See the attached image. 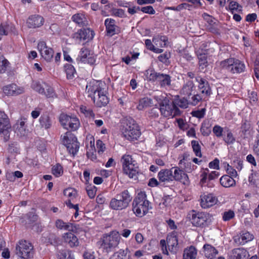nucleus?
Listing matches in <instances>:
<instances>
[{
    "instance_id": "obj_1",
    "label": "nucleus",
    "mask_w": 259,
    "mask_h": 259,
    "mask_svg": "<svg viewBox=\"0 0 259 259\" xmlns=\"http://www.w3.org/2000/svg\"><path fill=\"white\" fill-rule=\"evenodd\" d=\"M152 208L145 192L141 191L138 193L133 203V211L136 215L142 218L147 214Z\"/></svg>"
},
{
    "instance_id": "obj_2",
    "label": "nucleus",
    "mask_w": 259,
    "mask_h": 259,
    "mask_svg": "<svg viewBox=\"0 0 259 259\" xmlns=\"http://www.w3.org/2000/svg\"><path fill=\"white\" fill-rule=\"evenodd\" d=\"M120 239V234L116 231L105 234L101 238V247L106 252L112 251L117 246Z\"/></svg>"
},
{
    "instance_id": "obj_3",
    "label": "nucleus",
    "mask_w": 259,
    "mask_h": 259,
    "mask_svg": "<svg viewBox=\"0 0 259 259\" xmlns=\"http://www.w3.org/2000/svg\"><path fill=\"white\" fill-rule=\"evenodd\" d=\"M129 203L130 193L128 190H125L111 199L110 207L114 210H122L126 208Z\"/></svg>"
},
{
    "instance_id": "obj_4",
    "label": "nucleus",
    "mask_w": 259,
    "mask_h": 259,
    "mask_svg": "<svg viewBox=\"0 0 259 259\" xmlns=\"http://www.w3.org/2000/svg\"><path fill=\"white\" fill-rule=\"evenodd\" d=\"M61 139L68 152L74 156L79 148V143L75 136L70 132H67L63 136H61Z\"/></svg>"
},
{
    "instance_id": "obj_5",
    "label": "nucleus",
    "mask_w": 259,
    "mask_h": 259,
    "mask_svg": "<svg viewBox=\"0 0 259 259\" xmlns=\"http://www.w3.org/2000/svg\"><path fill=\"white\" fill-rule=\"evenodd\" d=\"M160 111L161 114L165 117H174L180 115L181 111L174 104L168 100H164L160 104Z\"/></svg>"
},
{
    "instance_id": "obj_6",
    "label": "nucleus",
    "mask_w": 259,
    "mask_h": 259,
    "mask_svg": "<svg viewBox=\"0 0 259 259\" xmlns=\"http://www.w3.org/2000/svg\"><path fill=\"white\" fill-rule=\"evenodd\" d=\"M16 254L24 259L33 257L34 251L32 244L26 240H21L16 246Z\"/></svg>"
},
{
    "instance_id": "obj_7",
    "label": "nucleus",
    "mask_w": 259,
    "mask_h": 259,
    "mask_svg": "<svg viewBox=\"0 0 259 259\" xmlns=\"http://www.w3.org/2000/svg\"><path fill=\"white\" fill-rule=\"evenodd\" d=\"M211 215L206 212L192 211L191 223L193 226L203 227L207 226L211 221Z\"/></svg>"
},
{
    "instance_id": "obj_8",
    "label": "nucleus",
    "mask_w": 259,
    "mask_h": 259,
    "mask_svg": "<svg viewBox=\"0 0 259 259\" xmlns=\"http://www.w3.org/2000/svg\"><path fill=\"white\" fill-rule=\"evenodd\" d=\"M105 83L101 81L93 80L88 83L86 86V93L88 96L92 98L95 103L96 95L105 88Z\"/></svg>"
},
{
    "instance_id": "obj_9",
    "label": "nucleus",
    "mask_w": 259,
    "mask_h": 259,
    "mask_svg": "<svg viewBox=\"0 0 259 259\" xmlns=\"http://www.w3.org/2000/svg\"><path fill=\"white\" fill-rule=\"evenodd\" d=\"M31 88L39 94L44 95L48 98H52L55 95L53 88L45 82L33 81Z\"/></svg>"
},
{
    "instance_id": "obj_10",
    "label": "nucleus",
    "mask_w": 259,
    "mask_h": 259,
    "mask_svg": "<svg viewBox=\"0 0 259 259\" xmlns=\"http://www.w3.org/2000/svg\"><path fill=\"white\" fill-rule=\"evenodd\" d=\"M59 120L64 128L73 131L77 130L80 125L79 121L77 117H71L64 114L60 115Z\"/></svg>"
},
{
    "instance_id": "obj_11",
    "label": "nucleus",
    "mask_w": 259,
    "mask_h": 259,
    "mask_svg": "<svg viewBox=\"0 0 259 259\" xmlns=\"http://www.w3.org/2000/svg\"><path fill=\"white\" fill-rule=\"evenodd\" d=\"M148 77L150 80L157 81L161 88H166L171 85V77L168 74L153 71Z\"/></svg>"
},
{
    "instance_id": "obj_12",
    "label": "nucleus",
    "mask_w": 259,
    "mask_h": 259,
    "mask_svg": "<svg viewBox=\"0 0 259 259\" xmlns=\"http://www.w3.org/2000/svg\"><path fill=\"white\" fill-rule=\"evenodd\" d=\"M11 129V125L9 118L4 112L0 111V134L4 135L5 141L9 139V131Z\"/></svg>"
},
{
    "instance_id": "obj_13",
    "label": "nucleus",
    "mask_w": 259,
    "mask_h": 259,
    "mask_svg": "<svg viewBox=\"0 0 259 259\" xmlns=\"http://www.w3.org/2000/svg\"><path fill=\"white\" fill-rule=\"evenodd\" d=\"M37 49L41 57L47 62H51L52 60L54 51L47 46L45 41H41L38 43Z\"/></svg>"
},
{
    "instance_id": "obj_14",
    "label": "nucleus",
    "mask_w": 259,
    "mask_h": 259,
    "mask_svg": "<svg viewBox=\"0 0 259 259\" xmlns=\"http://www.w3.org/2000/svg\"><path fill=\"white\" fill-rule=\"evenodd\" d=\"M167 243L169 250L174 253L183 247L182 242H179L178 237L177 233L172 232L167 237Z\"/></svg>"
},
{
    "instance_id": "obj_15",
    "label": "nucleus",
    "mask_w": 259,
    "mask_h": 259,
    "mask_svg": "<svg viewBox=\"0 0 259 259\" xmlns=\"http://www.w3.org/2000/svg\"><path fill=\"white\" fill-rule=\"evenodd\" d=\"M76 61L92 65L95 62L96 59L94 56L91 54L90 51L89 49L82 48L80 50L79 55L76 58Z\"/></svg>"
},
{
    "instance_id": "obj_16",
    "label": "nucleus",
    "mask_w": 259,
    "mask_h": 259,
    "mask_svg": "<svg viewBox=\"0 0 259 259\" xmlns=\"http://www.w3.org/2000/svg\"><path fill=\"white\" fill-rule=\"evenodd\" d=\"M55 226L58 229L74 233H77L80 229L79 225L76 223H65L61 219H57L56 221Z\"/></svg>"
},
{
    "instance_id": "obj_17",
    "label": "nucleus",
    "mask_w": 259,
    "mask_h": 259,
    "mask_svg": "<svg viewBox=\"0 0 259 259\" xmlns=\"http://www.w3.org/2000/svg\"><path fill=\"white\" fill-rule=\"evenodd\" d=\"M94 36V32L93 31L89 28H84L80 29L77 32L73 33L72 38L78 43H80L82 40L93 39Z\"/></svg>"
},
{
    "instance_id": "obj_18",
    "label": "nucleus",
    "mask_w": 259,
    "mask_h": 259,
    "mask_svg": "<svg viewBox=\"0 0 259 259\" xmlns=\"http://www.w3.org/2000/svg\"><path fill=\"white\" fill-rule=\"evenodd\" d=\"M44 23V18L39 15H33L29 17L26 23L29 28H36L41 26Z\"/></svg>"
},
{
    "instance_id": "obj_19",
    "label": "nucleus",
    "mask_w": 259,
    "mask_h": 259,
    "mask_svg": "<svg viewBox=\"0 0 259 259\" xmlns=\"http://www.w3.org/2000/svg\"><path fill=\"white\" fill-rule=\"evenodd\" d=\"M200 205L203 208H207L215 204L217 198L212 194L201 195Z\"/></svg>"
},
{
    "instance_id": "obj_20",
    "label": "nucleus",
    "mask_w": 259,
    "mask_h": 259,
    "mask_svg": "<svg viewBox=\"0 0 259 259\" xmlns=\"http://www.w3.org/2000/svg\"><path fill=\"white\" fill-rule=\"evenodd\" d=\"M3 92L8 96H16L24 93V90L15 84H12L4 87Z\"/></svg>"
},
{
    "instance_id": "obj_21",
    "label": "nucleus",
    "mask_w": 259,
    "mask_h": 259,
    "mask_svg": "<svg viewBox=\"0 0 259 259\" xmlns=\"http://www.w3.org/2000/svg\"><path fill=\"white\" fill-rule=\"evenodd\" d=\"M63 240L70 247H77L79 242L77 237L72 232H67L63 234Z\"/></svg>"
},
{
    "instance_id": "obj_22",
    "label": "nucleus",
    "mask_w": 259,
    "mask_h": 259,
    "mask_svg": "<svg viewBox=\"0 0 259 259\" xmlns=\"http://www.w3.org/2000/svg\"><path fill=\"white\" fill-rule=\"evenodd\" d=\"M253 239V235L247 231H242L239 235L234 237L235 242L239 245H243Z\"/></svg>"
},
{
    "instance_id": "obj_23",
    "label": "nucleus",
    "mask_w": 259,
    "mask_h": 259,
    "mask_svg": "<svg viewBox=\"0 0 259 259\" xmlns=\"http://www.w3.org/2000/svg\"><path fill=\"white\" fill-rule=\"evenodd\" d=\"M196 79L199 83L198 88L201 95L204 97L209 96L211 93V90L208 82L205 79L200 77H196Z\"/></svg>"
},
{
    "instance_id": "obj_24",
    "label": "nucleus",
    "mask_w": 259,
    "mask_h": 259,
    "mask_svg": "<svg viewBox=\"0 0 259 259\" xmlns=\"http://www.w3.org/2000/svg\"><path fill=\"white\" fill-rule=\"evenodd\" d=\"M106 91L104 88L96 96V101L94 103L97 106L102 107L105 106L109 103V99L106 95Z\"/></svg>"
},
{
    "instance_id": "obj_25",
    "label": "nucleus",
    "mask_w": 259,
    "mask_h": 259,
    "mask_svg": "<svg viewBox=\"0 0 259 259\" xmlns=\"http://www.w3.org/2000/svg\"><path fill=\"white\" fill-rule=\"evenodd\" d=\"M172 168H174L172 177V181L176 180L180 181L185 184V182L187 181L188 179L187 175L182 170H181L178 167H174Z\"/></svg>"
},
{
    "instance_id": "obj_26",
    "label": "nucleus",
    "mask_w": 259,
    "mask_h": 259,
    "mask_svg": "<svg viewBox=\"0 0 259 259\" xmlns=\"http://www.w3.org/2000/svg\"><path fill=\"white\" fill-rule=\"evenodd\" d=\"M174 168L161 170L158 174V177L160 182H169L172 181V173Z\"/></svg>"
},
{
    "instance_id": "obj_27",
    "label": "nucleus",
    "mask_w": 259,
    "mask_h": 259,
    "mask_svg": "<svg viewBox=\"0 0 259 259\" xmlns=\"http://www.w3.org/2000/svg\"><path fill=\"white\" fill-rule=\"evenodd\" d=\"M196 54L199 60V69L201 71H203L204 68L207 66V53L206 51L198 49L196 51Z\"/></svg>"
},
{
    "instance_id": "obj_28",
    "label": "nucleus",
    "mask_w": 259,
    "mask_h": 259,
    "mask_svg": "<svg viewBox=\"0 0 259 259\" xmlns=\"http://www.w3.org/2000/svg\"><path fill=\"white\" fill-rule=\"evenodd\" d=\"M26 120V118H21L14 125L15 133H17L18 135L24 136L26 134L27 131L25 126Z\"/></svg>"
},
{
    "instance_id": "obj_29",
    "label": "nucleus",
    "mask_w": 259,
    "mask_h": 259,
    "mask_svg": "<svg viewBox=\"0 0 259 259\" xmlns=\"http://www.w3.org/2000/svg\"><path fill=\"white\" fill-rule=\"evenodd\" d=\"M249 255L246 249L243 248H235L232 250L231 259H246Z\"/></svg>"
},
{
    "instance_id": "obj_30",
    "label": "nucleus",
    "mask_w": 259,
    "mask_h": 259,
    "mask_svg": "<svg viewBox=\"0 0 259 259\" xmlns=\"http://www.w3.org/2000/svg\"><path fill=\"white\" fill-rule=\"evenodd\" d=\"M122 170L123 174L130 177V154L127 152L122 155L120 159Z\"/></svg>"
},
{
    "instance_id": "obj_31",
    "label": "nucleus",
    "mask_w": 259,
    "mask_h": 259,
    "mask_svg": "<svg viewBox=\"0 0 259 259\" xmlns=\"http://www.w3.org/2000/svg\"><path fill=\"white\" fill-rule=\"evenodd\" d=\"M131 141L137 140L141 135L140 126L136 122L131 119Z\"/></svg>"
},
{
    "instance_id": "obj_32",
    "label": "nucleus",
    "mask_w": 259,
    "mask_h": 259,
    "mask_svg": "<svg viewBox=\"0 0 259 259\" xmlns=\"http://www.w3.org/2000/svg\"><path fill=\"white\" fill-rule=\"evenodd\" d=\"M203 248L204 255L208 259H214L218 253V250L208 244L204 245Z\"/></svg>"
},
{
    "instance_id": "obj_33",
    "label": "nucleus",
    "mask_w": 259,
    "mask_h": 259,
    "mask_svg": "<svg viewBox=\"0 0 259 259\" xmlns=\"http://www.w3.org/2000/svg\"><path fill=\"white\" fill-rule=\"evenodd\" d=\"M130 121L126 118H124L121 120L120 131L121 135L127 140L130 139Z\"/></svg>"
},
{
    "instance_id": "obj_34",
    "label": "nucleus",
    "mask_w": 259,
    "mask_h": 259,
    "mask_svg": "<svg viewBox=\"0 0 259 259\" xmlns=\"http://www.w3.org/2000/svg\"><path fill=\"white\" fill-rule=\"evenodd\" d=\"M220 184L225 188H229L235 185V181L229 175H224L220 179Z\"/></svg>"
},
{
    "instance_id": "obj_35",
    "label": "nucleus",
    "mask_w": 259,
    "mask_h": 259,
    "mask_svg": "<svg viewBox=\"0 0 259 259\" xmlns=\"http://www.w3.org/2000/svg\"><path fill=\"white\" fill-rule=\"evenodd\" d=\"M105 25L106 28L107 34L109 36H112L115 33V20L111 19H107L105 21Z\"/></svg>"
},
{
    "instance_id": "obj_36",
    "label": "nucleus",
    "mask_w": 259,
    "mask_h": 259,
    "mask_svg": "<svg viewBox=\"0 0 259 259\" xmlns=\"http://www.w3.org/2000/svg\"><path fill=\"white\" fill-rule=\"evenodd\" d=\"M245 65L241 61L234 59V63H232L231 72L233 73H241L244 71Z\"/></svg>"
},
{
    "instance_id": "obj_37",
    "label": "nucleus",
    "mask_w": 259,
    "mask_h": 259,
    "mask_svg": "<svg viewBox=\"0 0 259 259\" xmlns=\"http://www.w3.org/2000/svg\"><path fill=\"white\" fill-rule=\"evenodd\" d=\"M194 88V84L193 81L189 80L183 85L182 89L181 90L180 93L181 95L189 96L191 95Z\"/></svg>"
},
{
    "instance_id": "obj_38",
    "label": "nucleus",
    "mask_w": 259,
    "mask_h": 259,
    "mask_svg": "<svg viewBox=\"0 0 259 259\" xmlns=\"http://www.w3.org/2000/svg\"><path fill=\"white\" fill-rule=\"evenodd\" d=\"M72 20L80 27L88 25V21L86 18L81 14H76L73 15L72 17Z\"/></svg>"
},
{
    "instance_id": "obj_39",
    "label": "nucleus",
    "mask_w": 259,
    "mask_h": 259,
    "mask_svg": "<svg viewBox=\"0 0 259 259\" xmlns=\"http://www.w3.org/2000/svg\"><path fill=\"white\" fill-rule=\"evenodd\" d=\"M39 121L41 128L48 129L50 128L52 125V120L50 116L47 114L42 115L40 117Z\"/></svg>"
},
{
    "instance_id": "obj_40",
    "label": "nucleus",
    "mask_w": 259,
    "mask_h": 259,
    "mask_svg": "<svg viewBox=\"0 0 259 259\" xmlns=\"http://www.w3.org/2000/svg\"><path fill=\"white\" fill-rule=\"evenodd\" d=\"M196 255L197 250L196 248L191 246L189 248L184 250L183 259H195Z\"/></svg>"
},
{
    "instance_id": "obj_41",
    "label": "nucleus",
    "mask_w": 259,
    "mask_h": 259,
    "mask_svg": "<svg viewBox=\"0 0 259 259\" xmlns=\"http://www.w3.org/2000/svg\"><path fill=\"white\" fill-rule=\"evenodd\" d=\"M152 41L157 47L162 48L166 46L167 39L166 37L164 36H157L153 37Z\"/></svg>"
},
{
    "instance_id": "obj_42",
    "label": "nucleus",
    "mask_w": 259,
    "mask_h": 259,
    "mask_svg": "<svg viewBox=\"0 0 259 259\" xmlns=\"http://www.w3.org/2000/svg\"><path fill=\"white\" fill-rule=\"evenodd\" d=\"M58 259H74L70 251L67 249L59 250L57 253Z\"/></svg>"
},
{
    "instance_id": "obj_43",
    "label": "nucleus",
    "mask_w": 259,
    "mask_h": 259,
    "mask_svg": "<svg viewBox=\"0 0 259 259\" xmlns=\"http://www.w3.org/2000/svg\"><path fill=\"white\" fill-rule=\"evenodd\" d=\"M188 156L189 155L188 154L184 153L183 155V159L179 161V164H182L184 163L185 165L184 167V170L186 172H190L193 169V168L192 167V163L190 162H185L186 159L187 158Z\"/></svg>"
},
{
    "instance_id": "obj_44",
    "label": "nucleus",
    "mask_w": 259,
    "mask_h": 259,
    "mask_svg": "<svg viewBox=\"0 0 259 259\" xmlns=\"http://www.w3.org/2000/svg\"><path fill=\"white\" fill-rule=\"evenodd\" d=\"M65 69L67 78H72L75 73V70L74 67L71 64H66L65 65Z\"/></svg>"
},
{
    "instance_id": "obj_45",
    "label": "nucleus",
    "mask_w": 259,
    "mask_h": 259,
    "mask_svg": "<svg viewBox=\"0 0 259 259\" xmlns=\"http://www.w3.org/2000/svg\"><path fill=\"white\" fill-rule=\"evenodd\" d=\"M80 110L86 117L93 118L95 117V114L90 108L82 105L80 107Z\"/></svg>"
},
{
    "instance_id": "obj_46",
    "label": "nucleus",
    "mask_w": 259,
    "mask_h": 259,
    "mask_svg": "<svg viewBox=\"0 0 259 259\" xmlns=\"http://www.w3.org/2000/svg\"><path fill=\"white\" fill-rule=\"evenodd\" d=\"M191 145L192 146L193 150L196 156L201 157L202 156L200 146L199 144L198 141H192L191 142Z\"/></svg>"
},
{
    "instance_id": "obj_47",
    "label": "nucleus",
    "mask_w": 259,
    "mask_h": 259,
    "mask_svg": "<svg viewBox=\"0 0 259 259\" xmlns=\"http://www.w3.org/2000/svg\"><path fill=\"white\" fill-rule=\"evenodd\" d=\"M232 63H234V59L230 58L221 62V65L222 68L227 69L231 72Z\"/></svg>"
},
{
    "instance_id": "obj_48",
    "label": "nucleus",
    "mask_w": 259,
    "mask_h": 259,
    "mask_svg": "<svg viewBox=\"0 0 259 259\" xmlns=\"http://www.w3.org/2000/svg\"><path fill=\"white\" fill-rule=\"evenodd\" d=\"M152 100L148 98H144L140 100L139 105L137 106L139 110L143 109L145 107H147L151 104Z\"/></svg>"
},
{
    "instance_id": "obj_49",
    "label": "nucleus",
    "mask_w": 259,
    "mask_h": 259,
    "mask_svg": "<svg viewBox=\"0 0 259 259\" xmlns=\"http://www.w3.org/2000/svg\"><path fill=\"white\" fill-rule=\"evenodd\" d=\"M52 173L56 177H59L63 174L62 166L60 164H57L52 168Z\"/></svg>"
},
{
    "instance_id": "obj_50",
    "label": "nucleus",
    "mask_w": 259,
    "mask_h": 259,
    "mask_svg": "<svg viewBox=\"0 0 259 259\" xmlns=\"http://www.w3.org/2000/svg\"><path fill=\"white\" fill-rule=\"evenodd\" d=\"M174 104L176 105V106H179L182 108H186L188 107V102L186 99L183 98L179 100H176Z\"/></svg>"
},
{
    "instance_id": "obj_51",
    "label": "nucleus",
    "mask_w": 259,
    "mask_h": 259,
    "mask_svg": "<svg viewBox=\"0 0 259 259\" xmlns=\"http://www.w3.org/2000/svg\"><path fill=\"white\" fill-rule=\"evenodd\" d=\"M127 252L124 250H120L114 253L110 259H126Z\"/></svg>"
},
{
    "instance_id": "obj_52",
    "label": "nucleus",
    "mask_w": 259,
    "mask_h": 259,
    "mask_svg": "<svg viewBox=\"0 0 259 259\" xmlns=\"http://www.w3.org/2000/svg\"><path fill=\"white\" fill-rule=\"evenodd\" d=\"M170 57V53L169 52H165L163 54H161L158 57L159 61L167 64L169 62V59Z\"/></svg>"
},
{
    "instance_id": "obj_53",
    "label": "nucleus",
    "mask_w": 259,
    "mask_h": 259,
    "mask_svg": "<svg viewBox=\"0 0 259 259\" xmlns=\"http://www.w3.org/2000/svg\"><path fill=\"white\" fill-rule=\"evenodd\" d=\"M64 195L70 198L69 199H73L75 198L76 195V191L72 188H68L64 191Z\"/></svg>"
},
{
    "instance_id": "obj_54",
    "label": "nucleus",
    "mask_w": 259,
    "mask_h": 259,
    "mask_svg": "<svg viewBox=\"0 0 259 259\" xmlns=\"http://www.w3.org/2000/svg\"><path fill=\"white\" fill-rule=\"evenodd\" d=\"M136 10H141L143 13L149 14H154L155 13L154 9L151 6L144 7H142L141 9H140L139 7H138L136 8Z\"/></svg>"
},
{
    "instance_id": "obj_55",
    "label": "nucleus",
    "mask_w": 259,
    "mask_h": 259,
    "mask_svg": "<svg viewBox=\"0 0 259 259\" xmlns=\"http://www.w3.org/2000/svg\"><path fill=\"white\" fill-rule=\"evenodd\" d=\"M86 190L89 197L90 198L95 197L96 193V187L95 186H88L86 188Z\"/></svg>"
},
{
    "instance_id": "obj_56",
    "label": "nucleus",
    "mask_w": 259,
    "mask_h": 259,
    "mask_svg": "<svg viewBox=\"0 0 259 259\" xmlns=\"http://www.w3.org/2000/svg\"><path fill=\"white\" fill-rule=\"evenodd\" d=\"M235 216V213L233 210H229L225 211L223 214V220L224 221H228L233 219Z\"/></svg>"
},
{
    "instance_id": "obj_57",
    "label": "nucleus",
    "mask_w": 259,
    "mask_h": 259,
    "mask_svg": "<svg viewBox=\"0 0 259 259\" xmlns=\"http://www.w3.org/2000/svg\"><path fill=\"white\" fill-rule=\"evenodd\" d=\"M205 108H202L201 110L193 111L192 112L191 114L193 117L202 118L205 115Z\"/></svg>"
},
{
    "instance_id": "obj_58",
    "label": "nucleus",
    "mask_w": 259,
    "mask_h": 259,
    "mask_svg": "<svg viewBox=\"0 0 259 259\" xmlns=\"http://www.w3.org/2000/svg\"><path fill=\"white\" fill-rule=\"evenodd\" d=\"M203 97H204L202 95H200L199 94L194 95L191 98L192 100L190 101L191 104H192V105H196L197 104H198V103L200 101H201L202 100V99Z\"/></svg>"
},
{
    "instance_id": "obj_59",
    "label": "nucleus",
    "mask_w": 259,
    "mask_h": 259,
    "mask_svg": "<svg viewBox=\"0 0 259 259\" xmlns=\"http://www.w3.org/2000/svg\"><path fill=\"white\" fill-rule=\"evenodd\" d=\"M227 132V137L225 138L224 140L228 144H232L235 140V138L230 131L228 130Z\"/></svg>"
},
{
    "instance_id": "obj_60",
    "label": "nucleus",
    "mask_w": 259,
    "mask_h": 259,
    "mask_svg": "<svg viewBox=\"0 0 259 259\" xmlns=\"http://www.w3.org/2000/svg\"><path fill=\"white\" fill-rule=\"evenodd\" d=\"M96 145L98 149V152L99 154H101L105 150V144L101 140H97L96 142Z\"/></svg>"
},
{
    "instance_id": "obj_61",
    "label": "nucleus",
    "mask_w": 259,
    "mask_h": 259,
    "mask_svg": "<svg viewBox=\"0 0 259 259\" xmlns=\"http://www.w3.org/2000/svg\"><path fill=\"white\" fill-rule=\"evenodd\" d=\"M19 150L16 143H12L9 145L8 151L9 152L11 153H18Z\"/></svg>"
},
{
    "instance_id": "obj_62",
    "label": "nucleus",
    "mask_w": 259,
    "mask_h": 259,
    "mask_svg": "<svg viewBox=\"0 0 259 259\" xmlns=\"http://www.w3.org/2000/svg\"><path fill=\"white\" fill-rule=\"evenodd\" d=\"M49 29L50 30V33L52 34H56L60 32L59 26L55 23L52 24Z\"/></svg>"
},
{
    "instance_id": "obj_63",
    "label": "nucleus",
    "mask_w": 259,
    "mask_h": 259,
    "mask_svg": "<svg viewBox=\"0 0 259 259\" xmlns=\"http://www.w3.org/2000/svg\"><path fill=\"white\" fill-rule=\"evenodd\" d=\"M223 131V128L219 125H215L213 128V132L218 137H220L222 136Z\"/></svg>"
},
{
    "instance_id": "obj_64",
    "label": "nucleus",
    "mask_w": 259,
    "mask_h": 259,
    "mask_svg": "<svg viewBox=\"0 0 259 259\" xmlns=\"http://www.w3.org/2000/svg\"><path fill=\"white\" fill-rule=\"evenodd\" d=\"M253 151L257 158H259V137H257V140L253 146Z\"/></svg>"
}]
</instances>
